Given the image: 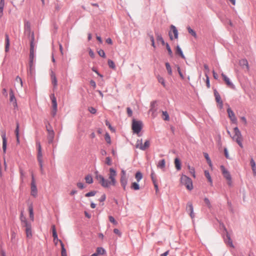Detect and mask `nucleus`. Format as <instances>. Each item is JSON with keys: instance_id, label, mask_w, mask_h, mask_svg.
<instances>
[{"instance_id": "f257e3e1", "label": "nucleus", "mask_w": 256, "mask_h": 256, "mask_svg": "<svg viewBox=\"0 0 256 256\" xmlns=\"http://www.w3.org/2000/svg\"><path fill=\"white\" fill-rule=\"evenodd\" d=\"M96 178L98 182V183L104 188H109L110 186H115L116 184V176L117 175L116 172L113 168L109 169V173L108 174V179L106 180L101 174H99L98 172H95Z\"/></svg>"}, {"instance_id": "f03ea898", "label": "nucleus", "mask_w": 256, "mask_h": 256, "mask_svg": "<svg viewBox=\"0 0 256 256\" xmlns=\"http://www.w3.org/2000/svg\"><path fill=\"white\" fill-rule=\"evenodd\" d=\"M180 180L181 184L184 185L188 190H192L193 188L192 180L189 177L182 174Z\"/></svg>"}, {"instance_id": "7ed1b4c3", "label": "nucleus", "mask_w": 256, "mask_h": 256, "mask_svg": "<svg viewBox=\"0 0 256 256\" xmlns=\"http://www.w3.org/2000/svg\"><path fill=\"white\" fill-rule=\"evenodd\" d=\"M142 128V122L140 120H133L132 125V128L134 133L140 136V132Z\"/></svg>"}, {"instance_id": "20e7f679", "label": "nucleus", "mask_w": 256, "mask_h": 256, "mask_svg": "<svg viewBox=\"0 0 256 256\" xmlns=\"http://www.w3.org/2000/svg\"><path fill=\"white\" fill-rule=\"evenodd\" d=\"M234 135L233 136L232 138L236 140V142L241 148H242L243 146L242 144V136L240 131L239 130L238 127L234 128Z\"/></svg>"}, {"instance_id": "39448f33", "label": "nucleus", "mask_w": 256, "mask_h": 256, "mask_svg": "<svg viewBox=\"0 0 256 256\" xmlns=\"http://www.w3.org/2000/svg\"><path fill=\"white\" fill-rule=\"evenodd\" d=\"M220 170L222 172L224 176L227 180L228 184L230 186H231L232 184V180L230 172L225 168L223 166H220Z\"/></svg>"}, {"instance_id": "423d86ee", "label": "nucleus", "mask_w": 256, "mask_h": 256, "mask_svg": "<svg viewBox=\"0 0 256 256\" xmlns=\"http://www.w3.org/2000/svg\"><path fill=\"white\" fill-rule=\"evenodd\" d=\"M23 222L24 226L26 228V232L28 238H31L32 236V228L31 225L27 220L24 218V220H22Z\"/></svg>"}, {"instance_id": "0eeeda50", "label": "nucleus", "mask_w": 256, "mask_h": 256, "mask_svg": "<svg viewBox=\"0 0 256 256\" xmlns=\"http://www.w3.org/2000/svg\"><path fill=\"white\" fill-rule=\"evenodd\" d=\"M46 128L48 132V143L51 144L54 138V132L52 128H51L50 126H46Z\"/></svg>"}, {"instance_id": "6e6552de", "label": "nucleus", "mask_w": 256, "mask_h": 256, "mask_svg": "<svg viewBox=\"0 0 256 256\" xmlns=\"http://www.w3.org/2000/svg\"><path fill=\"white\" fill-rule=\"evenodd\" d=\"M50 98L52 102V116H54L56 114L57 111V102L56 98L54 94L50 96Z\"/></svg>"}, {"instance_id": "1a4fd4ad", "label": "nucleus", "mask_w": 256, "mask_h": 256, "mask_svg": "<svg viewBox=\"0 0 256 256\" xmlns=\"http://www.w3.org/2000/svg\"><path fill=\"white\" fill-rule=\"evenodd\" d=\"M30 189H31V192H30L31 195L34 197H36L37 196V194H38V190H37V188H36V186L35 180H34V178L33 174H32V182H31Z\"/></svg>"}, {"instance_id": "9d476101", "label": "nucleus", "mask_w": 256, "mask_h": 256, "mask_svg": "<svg viewBox=\"0 0 256 256\" xmlns=\"http://www.w3.org/2000/svg\"><path fill=\"white\" fill-rule=\"evenodd\" d=\"M239 65L246 71L248 72L250 70V67L248 60L246 58L242 59L239 61Z\"/></svg>"}, {"instance_id": "9b49d317", "label": "nucleus", "mask_w": 256, "mask_h": 256, "mask_svg": "<svg viewBox=\"0 0 256 256\" xmlns=\"http://www.w3.org/2000/svg\"><path fill=\"white\" fill-rule=\"evenodd\" d=\"M227 112L228 113V117L230 119L231 121L233 123L236 124L237 119L235 116L234 113L229 106L227 109Z\"/></svg>"}, {"instance_id": "f8f14e48", "label": "nucleus", "mask_w": 256, "mask_h": 256, "mask_svg": "<svg viewBox=\"0 0 256 256\" xmlns=\"http://www.w3.org/2000/svg\"><path fill=\"white\" fill-rule=\"evenodd\" d=\"M170 30H171L169 32V36L170 39L171 40H173V38L172 35V33L174 34V38L177 39L178 38V32L176 26L173 25H172L170 26Z\"/></svg>"}, {"instance_id": "ddd939ff", "label": "nucleus", "mask_w": 256, "mask_h": 256, "mask_svg": "<svg viewBox=\"0 0 256 256\" xmlns=\"http://www.w3.org/2000/svg\"><path fill=\"white\" fill-rule=\"evenodd\" d=\"M186 211L188 212L190 214V215L192 218H193L194 217V208L192 202H189L187 204Z\"/></svg>"}, {"instance_id": "4468645a", "label": "nucleus", "mask_w": 256, "mask_h": 256, "mask_svg": "<svg viewBox=\"0 0 256 256\" xmlns=\"http://www.w3.org/2000/svg\"><path fill=\"white\" fill-rule=\"evenodd\" d=\"M2 150L4 154H6V150L7 140L6 138V134L5 132H3L2 134Z\"/></svg>"}, {"instance_id": "2eb2a0df", "label": "nucleus", "mask_w": 256, "mask_h": 256, "mask_svg": "<svg viewBox=\"0 0 256 256\" xmlns=\"http://www.w3.org/2000/svg\"><path fill=\"white\" fill-rule=\"evenodd\" d=\"M221 75L226 85L230 88H233L234 86L232 84V83L230 81V78H228L225 75L224 73H222Z\"/></svg>"}, {"instance_id": "dca6fc26", "label": "nucleus", "mask_w": 256, "mask_h": 256, "mask_svg": "<svg viewBox=\"0 0 256 256\" xmlns=\"http://www.w3.org/2000/svg\"><path fill=\"white\" fill-rule=\"evenodd\" d=\"M214 96L216 98V102H218V104H220V108H222V105H223L222 101L221 100V98H220V94L216 90H214Z\"/></svg>"}, {"instance_id": "f3484780", "label": "nucleus", "mask_w": 256, "mask_h": 256, "mask_svg": "<svg viewBox=\"0 0 256 256\" xmlns=\"http://www.w3.org/2000/svg\"><path fill=\"white\" fill-rule=\"evenodd\" d=\"M38 160L40 166V168L41 172H42V151H38Z\"/></svg>"}, {"instance_id": "a211bd4d", "label": "nucleus", "mask_w": 256, "mask_h": 256, "mask_svg": "<svg viewBox=\"0 0 256 256\" xmlns=\"http://www.w3.org/2000/svg\"><path fill=\"white\" fill-rule=\"evenodd\" d=\"M10 101L13 102L14 106H16V100L14 96V92L12 90H10Z\"/></svg>"}, {"instance_id": "6ab92c4d", "label": "nucleus", "mask_w": 256, "mask_h": 256, "mask_svg": "<svg viewBox=\"0 0 256 256\" xmlns=\"http://www.w3.org/2000/svg\"><path fill=\"white\" fill-rule=\"evenodd\" d=\"M120 184L123 188L124 190H125L126 186L128 184V178L127 177H120Z\"/></svg>"}, {"instance_id": "aec40b11", "label": "nucleus", "mask_w": 256, "mask_h": 256, "mask_svg": "<svg viewBox=\"0 0 256 256\" xmlns=\"http://www.w3.org/2000/svg\"><path fill=\"white\" fill-rule=\"evenodd\" d=\"M6 46H5V51L8 52L10 48V42L9 37L8 34H6Z\"/></svg>"}, {"instance_id": "412c9836", "label": "nucleus", "mask_w": 256, "mask_h": 256, "mask_svg": "<svg viewBox=\"0 0 256 256\" xmlns=\"http://www.w3.org/2000/svg\"><path fill=\"white\" fill-rule=\"evenodd\" d=\"M60 242L61 246V256H67L66 250L64 248V246L61 240H60Z\"/></svg>"}, {"instance_id": "4be33fe9", "label": "nucleus", "mask_w": 256, "mask_h": 256, "mask_svg": "<svg viewBox=\"0 0 256 256\" xmlns=\"http://www.w3.org/2000/svg\"><path fill=\"white\" fill-rule=\"evenodd\" d=\"M50 76L52 84H53L54 86H57V80L56 74L54 72H51Z\"/></svg>"}, {"instance_id": "5701e85b", "label": "nucleus", "mask_w": 256, "mask_h": 256, "mask_svg": "<svg viewBox=\"0 0 256 256\" xmlns=\"http://www.w3.org/2000/svg\"><path fill=\"white\" fill-rule=\"evenodd\" d=\"M174 165L177 170H179L181 169V162L178 158L174 159Z\"/></svg>"}, {"instance_id": "b1692460", "label": "nucleus", "mask_w": 256, "mask_h": 256, "mask_svg": "<svg viewBox=\"0 0 256 256\" xmlns=\"http://www.w3.org/2000/svg\"><path fill=\"white\" fill-rule=\"evenodd\" d=\"M156 40L158 42H161V44L164 46L166 43H165L163 38H162V36L158 32H156Z\"/></svg>"}, {"instance_id": "393cba45", "label": "nucleus", "mask_w": 256, "mask_h": 256, "mask_svg": "<svg viewBox=\"0 0 256 256\" xmlns=\"http://www.w3.org/2000/svg\"><path fill=\"white\" fill-rule=\"evenodd\" d=\"M250 164L253 172V173L254 175H256V163L253 160V158H252L250 161Z\"/></svg>"}, {"instance_id": "a878e982", "label": "nucleus", "mask_w": 256, "mask_h": 256, "mask_svg": "<svg viewBox=\"0 0 256 256\" xmlns=\"http://www.w3.org/2000/svg\"><path fill=\"white\" fill-rule=\"evenodd\" d=\"M166 161L164 159L160 160L157 164V166L161 169H164L165 168Z\"/></svg>"}, {"instance_id": "bb28decb", "label": "nucleus", "mask_w": 256, "mask_h": 256, "mask_svg": "<svg viewBox=\"0 0 256 256\" xmlns=\"http://www.w3.org/2000/svg\"><path fill=\"white\" fill-rule=\"evenodd\" d=\"M189 170V172L190 174L192 175V176L195 178H196V174H195V170L194 167L191 166L190 164H188L187 166Z\"/></svg>"}, {"instance_id": "cd10ccee", "label": "nucleus", "mask_w": 256, "mask_h": 256, "mask_svg": "<svg viewBox=\"0 0 256 256\" xmlns=\"http://www.w3.org/2000/svg\"><path fill=\"white\" fill-rule=\"evenodd\" d=\"M30 52H34V34H32L30 44Z\"/></svg>"}, {"instance_id": "c85d7f7f", "label": "nucleus", "mask_w": 256, "mask_h": 256, "mask_svg": "<svg viewBox=\"0 0 256 256\" xmlns=\"http://www.w3.org/2000/svg\"><path fill=\"white\" fill-rule=\"evenodd\" d=\"M176 53L177 54H178L182 58H184V59L185 58V56H184V54H183V52H182L181 48H180V47L178 46H176Z\"/></svg>"}, {"instance_id": "c756f323", "label": "nucleus", "mask_w": 256, "mask_h": 256, "mask_svg": "<svg viewBox=\"0 0 256 256\" xmlns=\"http://www.w3.org/2000/svg\"><path fill=\"white\" fill-rule=\"evenodd\" d=\"M204 175H205V176L208 179V182L211 185H212V180L210 177V174L208 170L204 171Z\"/></svg>"}, {"instance_id": "7c9ffc66", "label": "nucleus", "mask_w": 256, "mask_h": 256, "mask_svg": "<svg viewBox=\"0 0 256 256\" xmlns=\"http://www.w3.org/2000/svg\"><path fill=\"white\" fill-rule=\"evenodd\" d=\"M142 139L138 140L136 141V147L138 148H139L142 150V148H143V144L142 143Z\"/></svg>"}, {"instance_id": "2f4dec72", "label": "nucleus", "mask_w": 256, "mask_h": 256, "mask_svg": "<svg viewBox=\"0 0 256 256\" xmlns=\"http://www.w3.org/2000/svg\"><path fill=\"white\" fill-rule=\"evenodd\" d=\"M24 30L26 32L30 33V24L28 22H26L24 23Z\"/></svg>"}, {"instance_id": "473e14b6", "label": "nucleus", "mask_w": 256, "mask_h": 256, "mask_svg": "<svg viewBox=\"0 0 256 256\" xmlns=\"http://www.w3.org/2000/svg\"><path fill=\"white\" fill-rule=\"evenodd\" d=\"M85 180L86 183L88 184H92L93 182V179L90 175H87L85 177Z\"/></svg>"}, {"instance_id": "72a5a7b5", "label": "nucleus", "mask_w": 256, "mask_h": 256, "mask_svg": "<svg viewBox=\"0 0 256 256\" xmlns=\"http://www.w3.org/2000/svg\"><path fill=\"white\" fill-rule=\"evenodd\" d=\"M162 118L164 120H169L170 118L169 115L167 112L166 111H162Z\"/></svg>"}, {"instance_id": "f704fd0d", "label": "nucleus", "mask_w": 256, "mask_h": 256, "mask_svg": "<svg viewBox=\"0 0 256 256\" xmlns=\"http://www.w3.org/2000/svg\"><path fill=\"white\" fill-rule=\"evenodd\" d=\"M150 146V142L148 140H146L144 144H143V148H142V150H144L146 149H148Z\"/></svg>"}, {"instance_id": "c9c22d12", "label": "nucleus", "mask_w": 256, "mask_h": 256, "mask_svg": "<svg viewBox=\"0 0 256 256\" xmlns=\"http://www.w3.org/2000/svg\"><path fill=\"white\" fill-rule=\"evenodd\" d=\"M105 253V250L101 248L98 247L96 248V254H98L103 255Z\"/></svg>"}, {"instance_id": "e433bc0d", "label": "nucleus", "mask_w": 256, "mask_h": 256, "mask_svg": "<svg viewBox=\"0 0 256 256\" xmlns=\"http://www.w3.org/2000/svg\"><path fill=\"white\" fill-rule=\"evenodd\" d=\"M165 64L168 74L170 76L172 75V70L170 64L168 62H166Z\"/></svg>"}, {"instance_id": "4c0bfd02", "label": "nucleus", "mask_w": 256, "mask_h": 256, "mask_svg": "<svg viewBox=\"0 0 256 256\" xmlns=\"http://www.w3.org/2000/svg\"><path fill=\"white\" fill-rule=\"evenodd\" d=\"M16 82L18 83V84L19 85V87L20 88H22V78L19 77L18 76H17L16 78Z\"/></svg>"}, {"instance_id": "58836bf2", "label": "nucleus", "mask_w": 256, "mask_h": 256, "mask_svg": "<svg viewBox=\"0 0 256 256\" xmlns=\"http://www.w3.org/2000/svg\"><path fill=\"white\" fill-rule=\"evenodd\" d=\"M138 182H139L140 180H141L142 178V174L140 172H138L136 174L135 176Z\"/></svg>"}, {"instance_id": "ea45409f", "label": "nucleus", "mask_w": 256, "mask_h": 256, "mask_svg": "<svg viewBox=\"0 0 256 256\" xmlns=\"http://www.w3.org/2000/svg\"><path fill=\"white\" fill-rule=\"evenodd\" d=\"M157 78L158 82H160L164 87H165L166 84L164 78L160 76H158Z\"/></svg>"}, {"instance_id": "a19ab883", "label": "nucleus", "mask_w": 256, "mask_h": 256, "mask_svg": "<svg viewBox=\"0 0 256 256\" xmlns=\"http://www.w3.org/2000/svg\"><path fill=\"white\" fill-rule=\"evenodd\" d=\"M204 75H205V76H208V74L209 72H210V69H209L208 65L206 64H204Z\"/></svg>"}, {"instance_id": "79ce46f5", "label": "nucleus", "mask_w": 256, "mask_h": 256, "mask_svg": "<svg viewBox=\"0 0 256 256\" xmlns=\"http://www.w3.org/2000/svg\"><path fill=\"white\" fill-rule=\"evenodd\" d=\"M131 188L134 190H138L140 189V186L138 184L134 182L132 184Z\"/></svg>"}, {"instance_id": "37998d69", "label": "nucleus", "mask_w": 256, "mask_h": 256, "mask_svg": "<svg viewBox=\"0 0 256 256\" xmlns=\"http://www.w3.org/2000/svg\"><path fill=\"white\" fill-rule=\"evenodd\" d=\"M108 65L110 68L112 69H114L116 68L115 64L112 60H108Z\"/></svg>"}, {"instance_id": "c03bdc74", "label": "nucleus", "mask_w": 256, "mask_h": 256, "mask_svg": "<svg viewBox=\"0 0 256 256\" xmlns=\"http://www.w3.org/2000/svg\"><path fill=\"white\" fill-rule=\"evenodd\" d=\"M204 156L206 159V161H207L208 163V164L209 166H211L212 164V162H211V160H210V157L208 156V154L207 153H204Z\"/></svg>"}, {"instance_id": "a18cd8bd", "label": "nucleus", "mask_w": 256, "mask_h": 256, "mask_svg": "<svg viewBox=\"0 0 256 256\" xmlns=\"http://www.w3.org/2000/svg\"><path fill=\"white\" fill-rule=\"evenodd\" d=\"M4 6V0H0V13L1 14V15H2V14Z\"/></svg>"}, {"instance_id": "49530a36", "label": "nucleus", "mask_w": 256, "mask_h": 256, "mask_svg": "<svg viewBox=\"0 0 256 256\" xmlns=\"http://www.w3.org/2000/svg\"><path fill=\"white\" fill-rule=\"evenodd\" d=\"M165 46H166V50H168V54L170 56H172V50L169 46V44H168V43H166L165 44Z\"/></svg>"}, {"instance_id": "de8ad7c7", "label": "nucleus", "mask_w": 256, "mask_h": 256, "mask_svg": "<svg viewBox=\"0 0 256 256\" xmlns=\"http://www.w3.org/2000/svg\"><path fill=\"white\" fill-rule=\"evenodd\" d=\"M155 106H156V102H151V104H150V112H152V113L154 112H156V110L154 109V108H155Z\"/></svg>"}, {"instance_id": "09e8293b", "label": "nucleus", "mask_w": 256, "mask_h": 256, "mask_svg": "<svg viewBox=\"0 0 256 256\" xmlns=\"http://www.w3.org/2000/svg\"><path fill=\"white\" fill-rule=\"evenodd\" d=\"M105 162L106 164H108V166H111L112 164V159L110 157H106V161H105Z\"/></svg>"}, {"instance_id": "8fccbe9b", "label": "nucleus", "mask_w": 256, "mask_h": 256, "mask_svg": "<svg viewBox=\"0 0 256 256\" xmlns=\"http://www.w3.org/2000/svg\"><path fill=\"white\" fill-rule=\"evenodd\" d=\"M204 203L206 204V205L209 208H211V204H210V200L206 198H204Z\"/></svg>"}, {"instance_id": "3c124183", "label": "nucleus", "mask_w": 256, "mask_h": 256, "mask_svg": "<svg viewBox=\"0 0 256 256\" xmlns=\"http://www.w3.org/2000/svg\"><path fill=\"white\" fill-rule=\"evenodd\" d=\"M105 140L109 144H110L111 143V141H110V135L106 133V134H105Z\"/></svg>"}, {"instance_id": "603ef678", "label": "nucleus", "mask_w": 256, "mask_h": 256, "mask_svg": "<svg viewBox=\"0 0 256 256\" xmlns=\"http://www.w3.org/2000/svg\"><path fill=\"white\" fill-rule=\"evenodd\" d=\"M28 73L32 76L34 74V66L29 67Z\"/></svg>"}, {"instance_id": "864d4df0", "label": "nucleus", "mask_w": 256, "mask_h": 256, "mask_svg": "<svg viewBox=\"0 0 256 256\" xmlns=\"http://www.w3.org/2000/svg\"><path fill=\"white\" fill-rule=\"evenodd\" d=\"M96 194V192L92 191L89 192H88L86 194L85 196L86 197L92 196H94Z\"/></svg>"}, {"instance_id": "5fc2aeb1", "label": "nucleus", "mask_w": 256, "mask_h": 256, "mask_svg": "<svg viewBox=\"0 0 256 256\" xmlns=\"http://www.w3.org/2000/svg\"><path fill=\"white\" fill-rule=\"evenodd\" d=\"M188 32L190 34H192L194 36L196 37V34L194 30H193L190 28H188Z\"/></svg>"}, {"instance_id": "6e6d98bb", "label": "nucleus", "mask_w": 256, "mask_h": 256, "mask_svg": "<svg viewBox=\"0 0 256 256\" xmlns=\"http://www.w3.org/2000/svg\"><path fill=\"white\" fill-rule=\"evenodd\" d=\"M34 52H30V61L34 62Z\"/></svg>"}, {"instance_id": "4d7b16f0", "label": "nucleus", "mask_w": 256, "mask_h": 256, "mask_svg": "<svg viewBox=\"0 0 256 256\" xmlns=\"http://www.w3.org/2000/svg\"><path fill=\"white\" fill-rule=\"evenodd\" d=\"M98 54L102 58L106 57V54L102 50H100L98 52Z\"/></svg>"}, {"instance_id": "13d9d810", "label": "nucleus", "mask_w": 256, "mask_h": 256, "mask_svg": "<svg viewBox=\"0 0 256 256\" xmlns=\"http://www.w3.org/2000/svg\"><path fill=\"white\" fill-rule=\"evenodd\" d=\"M108 219H109V220L113 223L114 225H116L117 224V222H116V220H114V218L112 216H108Z\"/></svg>"}, {"instance_id": "bf43d9fd", "label": "nucleus", "mask_w": 256, "mask_h": 256, "mask_svg": "<svg viewBox=\"0 0 256 256\" xmlns=\"http://www.w3.org/2000/svg\"><path fill=\"white\" fill-rule=\"evenodd\" d=\"M150 176L152 182H154V181H156V176L154 171H152L150 174Z\"/></svg>"}, {"instance_id": "052dcab7", "label": "nucleus", "mask_w": 256, "mask_h": 256, "mask_svg": "<svg viewBox=\"0 0 256 256\" xmlns=\"http://www.w3.org/2000/svg\"><path fill=\"white\" fill-rule=\"evenodd\" d=\"M226 238H227L226 242H228V244H230V246H233L232 243V240L230 239V236L228 234H227L226 235Z\"/></svg>"}, {"instance_id": "680f3d73", "label": "nucleus", "mask_w": 256, "mask_h": 256, "mask_svg": "<svg viewBox=\"0 0 256 256\" xmlns=\"http://www.w3.org/2000/svg\"><path fill=\"white\" fill-rule=\"evenodd\" d=\"M29 212H30V218L33 220L34 219V213L32 208V207L29 208Z\"/></svg>"}, {"instance_id": "e2e57ef3", "label": "nucleus", "mask_w": 256, "mask_h": 256, "mask_svg": "<svg viewBox=\"0 0 256 256\" xmlns=\"http://www.w3.org/2000/svg\"><path fill=\"white\" fill-rule=\"evenodd\" d=\"M88 111L91 113V114H94L96 113V110L95 108H93V107H90L88 108Z\"/></svg>"}, {"instance_id": "0e129e2a", "label": "nucleus", "mask_w": 256, "mask_h": 256, "mask_svg": "<svg viewBox=\"0 0 256 256\" xmlns=\"http://www.w3.org/2000/svg\"><path fill=\"white\" fill-rule=\"evenodd\" d=\"M52 236H53V237H54V242H55V241H56V240H57V241H59V242H60V240H58V234H57L56 232H53V233H52Z\"/></svg>"}, {"instance_id": "69168bd1", "label": "nucleus", "mask_w": 256, "mask_h": 256, "mask_svg": "<svg viewBox=\"0 0 256 256\" xmlns=\"http://www.w3.org/2000/svg\"><path fill=\"white\" fill-rule=\"evenodd\" d=\"M16 136H19V124L18 122L16 123V127L15 130Z\"/></svg>"}, {"instance_id": "338daca9", "label": "nucleus", "mask_w": 256, "mask_h": 256, "mask_svg": "<svg viewBox=\"0 0 256 256\" xmlns=\"http://www.w3.org/2000/svg\"><path fill=\"white\" fill-rule=\"evenodd\" d=\"M206 84L208 88H210V79L208 76H206Z\"/></svg>"}, {"instance_id": "774afa93", "label": "nucleus", "mask_w": 256, "mask_h": 256, "mask_svg": "<svg viewBox=\"0 0 256 256\" xmlns=\"http://www.w3.org/2000/svg\"><path fill=\"white\" fill-rule=\"evenodd\" d=\"M88 54H89V55L92 58H94V54L93 52V51L92 50V49L90 48L88 50Z\"/></svg>"}]
</instances>
